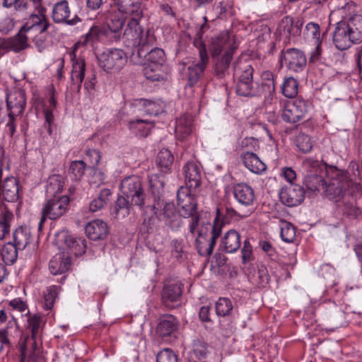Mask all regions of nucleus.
<instances>
[{
    "label": "nucleus",
    "instance_id": "nucleus-1",
    "mask_svg": "<svg viewBox=\"0 0 362 362\" xmlns=\"http://www.w3.org/2000/svg\"><path fill=\"white\" fill-rule=\"evenodd\" d=\"M110 8L102 16L107 27L106 35L115 34L116 40L122 35H129L128 29L137 27L138 19L143 15L141 0H110Z\"/></svg>",
    "mask_w": 362,
    "mask_h": 362
},
{
    "label": "nucleus",
    "instance_id": "nucleus-2",
    "mask_svg": "<svg viewBox=\"0 0 362 362\" xmlns=\"http://www.w3.org/2000/svg\"><path fill=\"white\" fill-rule=\"evenodd\" d=\"M49 26L50 23L45 15L31 14L16 35L0 43V50L19 52L28 47V39L32 32L45 33Z\"/></svg>",
    "mask_w": 362,
    "mask_h": 362
},
{
    "label": "nucleus",
    "instance_id": "nucleus-3",
    "mask_svg": "<svg viewBox=\"0 0 362 362\" xmlns=\"http://www.w3.org/2000/svg\"><path fill=\"white\" fill-rule=\"evenodd\" d=\"M252 60L238 59L233 66L234 75L238 78L236 92L247 97L261 95V91L256 89L253 81L254 68Z\"/></svg>",
    "mask_w": 362,
    "mask_h": 362
},
{
    "label": "nucleus",
    "instance_id": "nucleus-4",
    "mask_svg": "<svg viewBox=\"0 0 362 362\" xmlns=\"http://www.w3.org/2000/svg\"><path fill=\"white\" fill-rule=\"evenodd\" d=\"M143 64L144 74L152 81L163 79V67L165 62V54L163 49L153 47L136 57Z\"/></svg>",
    "mask_w": 362,
    "mask_h": 362
},
{
    "label": "nucleus",
    "instance_id": "nucleus-5",
    "mask_svg": "<svg viewBox=\"0 0 362 362\" xmlns=\"http://www.w3.org/2000/svg\"><path fill=\"white\" fill-rule=\"evenodd\" d=\"M354 188H357V186L354 187L346 173L335 168L332 170V178L324 190L329 200L340 203L345 196L354 190Z\"/></svg>",
    "mask_w": 362,
    "mask_h": 362
},
{
    "label": "nucleus",
    "instance_id": "nucleus-6",
    "mask_svg": "<svg viewBox=\"0 0 362 362\" xmlns=\"http://www.w3.org/2000/svg\"><path fill=\"white\" fill-rule=\"evenodd\" d=\"M41 317L37 314L30 315L28 318L27 329L30 334L23 337L19 344V349L23 358L34 354L37 347V339L40 337Z\"/></svg>",
    "mask_w": 362,
    "mask_h": 362
},
{
    "label": "nucleus",
    "instance_id": "nucleus-7",
    "mask_svg": "<svg viewBox=\"0 0 362 362\" xmlns=\"http://www.w3.org/2000/svg\"><path fill=\"white\" fill-rule=\"evenodd\" d=\"M69 202L70 199L67 195L47 197L41 211L39 229H41L47 218L57 220L62 217L67 211Z\"/></svg>",
    "mask_w": 362,
    "mask_h": 362
},
{
    "label": "nucleus",
    "instance_id": "nucleus-8",
    "mask_svg": "<svg viewBox=\"0 0 362 362\" xmlns=\"http://www.w3.org/2000/svg\"><path fill=\"white\" fill-rule=\"evenodd\" d=\"M361 39V31L357 28H354L344 21L337 24L333 33V42L338 49H347L354 43L360 42Z\"/></svg>",
    "mask_w": 362,
    "mask_h": 362
},
{
    "label": "nucleus",
    "instance_id": "nucleus-9",
    "mask_svg": "<svg viewBox=\"0 0 362 362\" xmlns=\"http://www.w3.org/2000/svg\"><path fill=\"white\" fill-rule=\"evenodd\" d=\"M120 189L124 196L131 199L132 204L139 208L144 206L146 194L139 177L132 175L125 177L120 184Z\"/></svg>",
    "mask_w": 362,
    "mask_h": 362
},
{
    "label": "nucleus",
    "instance_id": "nucleus-10",
    "mask_svg": "<svg viewBox=\"0 0 362 362\" xmlns=\"http://www.w3.org/2000/svg\"><path fill=\"white\" fill-rule=\"evenodd\" d=\"M100 66L107 72L119 71L127 62V56L120 49H108L98 57Z\"/></svg>",
    "mask_w": 362,
    "mask_h": 362
},
{
    "label": "nucleus",
    "instance_id": "nucleus-11",
    "mask_svg": "<svg viewBox=\"0 0 362 362\" xmlns=\"http://www.w3.org/2000/svg\"><path fill=\"white\" fill-rule=\"evenodd\" d=\"M133 41V46L136 47V51L133 52V56H141L144 52L153 48L156 44V39L154 34L150 30L144 32L139 25L137 27H133V30H129Z\"/></svg>",
    "mask_w": 362,
    "mask_h": 362
},
{
    "label": "nucleus",
    "instance_id": "nucleus-12",
    "mask_svg": "<svg viewBox=\"0 0 362 362\" xmlns=\"http://www.w3.org/2000/svg\"><path fill=\"white\" fill-rule=\"evenodd\" d=\"M233 193L238 204L245 209V216H250L255 210V195L252 187L244 182L238 183L233 187Z\"/></svg>",
    "mask_w": 362,
    "mask_h": 362
},
{
    "label": "nucleus",
    "instance_id": "nucleus-13",
    "mask_svg": "<svg viewBox=\"0 0 362 362\" xmlns=\"http://www.w3.org/2000/svg\"><path fill=\"white\" fill-rule=\"evenodd\" d=\"M281 65L293 73H301L306 66L307 59L305 54L300 49L289 48L282 50L280 56Z\"/></svg>",
    "mask_w": 362,
    "mask_h": 362
},
{
    "label": "nucleus",
    "instance_id": "nucleus-14",
    "mask_svg": "<svg viewBox=\"0 0 362 362\" xmlns=\"http://www.w3.org/2000/svg\"><path fill=\"white\" fill-rule=\"evenodd\" d=\"M196 191L180 187L177 192V205L180 207L179 213L184 218L197 216V204L194 198Z\"/></svg>",
    "mask_w": 362,
    "mask_h": 362
},
{
    "label": "nucleus",
    "instance_id": "nucleus-15",
    "mask_svg": "<svg viewBox=\"0 0 362 362\" xmlns=\"http://www.w3.org/2000/svg\"><path fill=\"white\" fill-rule=\"evenodd\" d=\"M308 103L300 98L287 102L281 115L284 121L296 123L303 119L308 112Z\"/></svg>",
    "mask_w": 362,
    "mask_h": 362
},
{
    "label": "nucleus",
    "instance_id": "nucleus-16",
    "mask_svg": "<svg viewBox=\"0 0 362 362\" xmlns=\"http://www.w3.org/2000/svg\"><path fill=\"white\" fill-rule=\"evenodd\" d=\"M55 243L59 245H65L70 252L76 257L86 252V240L83 238H76L66 230H60L55 234Z\"/></svg>",
    "mask_w": 362,
    "mask_h": 362
},
{
    "label": "nucleus",
    "instance_id": "nucleus-17",
    "mask_svg": "<svg viewBox=\"0 0 362 362\" xmlns=\"http://www.w3.org/2000/svg\"><path fill=\"white\" fill-rule=\"evenodd\" d=\"M221 234V226L215 224L209 235H204L201 231L195 240L197 252L201 256H209L214 248L216 240Z\"/></svg>",
    "mask_w": 362,
    "mask_h": 362
},
{
    "label": "nucleus",
    "instance_id": "nucleus-18",
    "mask_svg": "<svg viewBox=\"0 0 362 362\" xmlns=\"http://www.w3.org/2000/svg\"><path fill=\"white\" fill-rule=\"evenodd\" d=\"M156 206V204H153L152 210L159 220L163 221L173 230H177L181 227L182 216L177 212L173 203H166L160 213L158 212Z\"/></svg>",
    "mask_w": 362,
    "mask_h": 362
},
{
    "label": "nucleus",
    "instance_id": "nucleus-19",
    "mask_svg": "<svg viewBox=\"0 0 362 362\" xmlns=\"http://www.w3.org/2000/svg\"><path fill=\"white\" fill-rule=\"evenodd\" d=\"M279 198L283 204L288 207L296 206L304 200L305 190L298 185L288 183L280 189Z\"/></svg>",
    "mask_w": 362,
    "mask_h": 362
},
{
    "label": "nucleus",
    "instance_id": "nucleus-20",
    "mask_svg": "<svg viewBox=\"0 0 362 362\" xmlns=\"http://www.w3.org/2000/svg\"><path fill=\"white\" fill-rule=\"evenodd\" d=\"M237 49L236 43L228 31H224L211 39V56L214 59L224 52L233 54Z\"/></svg>",
    "mask_w": 362,
    "mask_h": 362
},
{
    "label": "nucleus",
    "instance_id": "nucleus-21",
    "mask_svg": "<svg viewBox=\"0 0 362 362\" xmlns=\"http://www.w3.org/2000/svg\"><path fill=\"white\" fill-rule=\"evenodd\" d=\"M182 284L177 282L165 286L161 293L162 304L168 309H173L181 305Z\"/></svg>",
    "mask_w": 362,
    "mask_h": 362
},
{
    "label": "nucleus",
    "instance_id": "nucleus-22",
    "mask_svg": "<svg viewBox=\"0 0 362 362\" xmlns=\"http://www.w3.org/2000/svg\"><path fill=\"white\" fill-rule=\"evenodd\" d=\"M26 106L25 90L21 88H13L6 94V107L8 113L21 115Z\"/></svg>",
    "mask_w": 362,
    "mask_h": 362
},
{
    "label": "nucleus",
    "instance_id": "nucleus-23",
    "mask_svg": "<svg viewBox=\"0 0 362 362\" xmlns=\"http://www.w3.org/2000/svg\"><path fill=\"white\" fill-rule=\"evenodd\" d=\"M70 15L71 10L67 1H60L54 4L52 11V18L54 23L74 25L81 21V19L76 15L69 19Z\"/></svg>",
    "mask_w": 362,
    "mask_h": 362
},
{
    "label": "nucleus",
    "instance_id": "nucleus-24",
    "mask_svg": "<svg viewBox=\"0 0 362 362\" xmlns=\"http://www.w3.org/2000/svg\"><path fill=\"white\" fill-rule=\"evenodd\" d=\"M209 62L199 59L196 64L188 66L183 69V78L187 81L189 86H194L203 76Z\"/></svg>",
    "mask_w": 362,
    "mask_h": 362
},
{
    "label": "nucleus",
    "instance_id": "nucleus-25",
    "mask_svg": "<svg viewBox=\"0 0 362 362\" xmlns=\"http://www.w3.org/2000/svg\"><path fill=\"white\" fill-rule=\"evenodd\" d=\"M185 177V187L196 191L199 187L201 180V170L199 165L194 162H188L183 168Z\"/></svg>",
    "mask_w": 362,
    "mask_h": 362
},
{
    "label": "nucleus",
    "instance_id": "nucleus-26",
    "mask_svg": "<svg viewBox=\"0 0 362 362\" xmlns=\"http://www.w3.org/2000/svg\"><path fill=\"white\" fill-rule=\"evenodd\" d=\"M85 230L88 238L92 240L104 239L108 234L107 223L98 219L89 222L86 225Z\"/></svg>",
    "mask_w": 362,
    "mask_h": 362
},
{
    "label": "nucleus",
    "instance_id": "nucleus-27",
    "mask_svg": "<svg viewBox=\"0 0 362 362\" xmlns=\"http://www.w3.org/2000/svg\"><path fill=\"white\" fill-rule=\"evenodd\" d=\"M0 185L2 196L6 201L9 202H13L18 199V182L16 177H6L4 180V182Z\"/></svg>",
    "mask_w": 362,
    "mask_h": 362
},
{
    "label": "nucleus",
    "instance_id": "nucleus-28",
    "mask_svg": "<svg viewBox=\"0 0 362 362\" xmlns=\"http://www.w3.org/2000/svg\"><path fill=\"white\" fill-rule=\"evenodd\" d=\"M339 207L344 214L350 218H355L361 214V210L358 206L354 190L345 196L344 200L339 204Z\"/></svg>",
    "mask_w": 362,
    "mask_h": 362
},
{
    "label": "nucleus",
    "instance_id": "nucleus-29",
    "mask_svg": "<svg viewBox=\"0 0 362 362\" xmlns=\"http://www.w3.org/2000/svg\"><path fill=\"white\" fill-rule=\"evenodd\" d=\"M33 240L31 229L28 227H18L13 233V244L20 250L29 247Z\"/></svg>",
    "mask_w": 362,
    "mask_h": 362
},
{
    "label": "nucleus",
    "instance_id": "nucleus-30",
    "mask_svg": "<svg viewBox=\"0 0 362 362\" xmlns=\"http://www.w3.org/2000/svg\"><path fill=\"white\" fill-rule=\"evenodd\" d=\"M179 321L172 315L162 316L156 327V332L160 337H167L174 333L178 327Z\"/></svg>",
    "mask_w": 362,
    "mask_h": 362
},
{
    "label": "nucleus",
    "instance_id": "nucleus-31",
    "mask_svg": "<svg viewBox=\"0 0 362 362\" xmlns=\"http://www.w3.org/2000/svg\"><path fill=\"white\" fill-rule=\"evenodd\" d=\"M128 127L136 136L143 138L149 135L154 122L146 119H136L129 122Z\"/></svg>",
    "mask_w": 362,
    "mask_h": 362
},
{
    "label": "nucleus",
    "instance_id": "nucleus-32",
    "mask_svg": "<svg viewBox=\"0 0 362 362\" xmlns=\"http://www.w3.org/2000/svg\"><path fill=\"white\" fill-rule=\"evenodd\" d=\"M245 166L252 173L260 174L267 169L266 165L254 153L249 151L241 156Z\"/></svg>",
    "mask_w": 362,
    "mask_h": 362
},
{
    "label": "nucleus",
    "instance_id": "nucleus-33",
    "mask_svg": "<svg viewBox=\"0 0 362 362\" xmlns=\"http://www.w3.org/2000/svg\"><path fill=\"white\" fill-rule=\"evenodd\" d=\"M240 247V235L235 230H228L223 236L221 247L227 253L236 252Z\"/></svg>",
    "mask_w": 362,
    "mask_h": 362
},
{
    "label": "nucleus",
    "instance_id": "nucleus-34",
    "mask_svg": "<svg viewBox=\"0 0 362 362\" xmlns=\"http://www.w3.org/2000/svg\"><path fill=\"white\" fill-rule=\"evenodd\" d=\"M71 267V258L63 254H57L52 257L49 264V269L54 275L67 272Z\"/></svg>",
    "mask_w": 362,
    "mask_h": 362
},
{
    "label": "nucleus",
    "instance_id": "nucleus-35",
    "mask_svg": "<svg viewBox=\"0 0 362 362\" xmlns=\"http://www.w3.org/2000/svg\"><path fill=\"white\" fill-rule=\"evenodd\" d=\"M193 131L192 119L190 116H181L176 121L175 132L178 139H187Z\"/></svg>",
    "mask_w": 362,
    "mask_h": 362
},
{
    "label": "nucleus",
    "instance_id": "nucleus-36",
    "mask_svg": "<svg viewBox=\"0 0 362 362\" xmlns=\"http://www.w3.org/2000/svg\"><path fill=\"white\" fill-rule=\"evenodd\" d=\"M233 54L229 52H224L221 56H216L214 64V74L218 78H223L228 74V69L233 59Z\"/></svg>",
    "mask_w": 362,
    "mask_h": 362
},
{
    "label": "nucleus",
    "instance_id": "nucleus-37",
    "mask_svg": "<svg viewBox=\"0 0 362 362\" xmlns=\"http://www.w3.org/2000/svg\"><path fill=\"white\" fill-rule=\"evenodd\" d=\"M64 185V179L60 175H52L49 177L47 181L46 195L47 197L61 196Z\"/></svg>",
    "mask_w": 362,
    "mask_h": 362
},
{
    "label": "nucleus",
    "instance_id": "nucleus-38",
    "mask_svg": "<svg viewBox=\"0 0 362 362\" xmlns=\"http://www.w3.org/2000/svg\"><path fill=\"white\" fill-rule=\"evenodd\" d=\"M86 64L83 59L73 62L71 80L73 86H75L77 91L81 88L82 82L85 76Z\"/></svg>",
    "mask_w": 362,
    "mask_h": 362
},
{
    "label": "nucleus",
    "instance_id": "nucleus-39",
    "mask_svg": "<svg viewBox=\"0 0 362 362\" xmlns=\"http://www.w3.org/2000/svg\"><path fill=\"white\" fill-rule=\"evenodd\" d=\"M304 183L307 188L312 192L324 190L326 187L323 175L313 171H310L305 177Z\"/></svg>",
    "mask_w": 362,
    "mask_h": 362
},
{
    "label": "nucleus",
    "instance_id": "nucleus-40",
    "mask_svg": "<svg viewBox=\"0 0 362 362\" xmlns=\"http://www.w3.org/2000/svg\"><path fill=\"white\" fill-rule=\"evenodd\" d=\"M262 84L260 88H256L261 91V95L272 96L275 92L274 77L272 72L269 71H263L261 74Z\"/></svg>",
    "mask_w": 362,
    "mask_h": 362
},
{
    "label": "nucleus",
    "instance_id": "nucleus-41",
    "mask_svg": "<svg viewBox=\"0 0 362 362\" xmlns=\"http://www.w3.org/2000/svg\"><path fill=\"white\" fill-rule=\"evenodd\" d=\"M12 211L7 207L1 209L0 213V240H3L6 235H8L11 229V223L13 220Z\"/></svg>",
    "mask_w": 362,
    "mask_h": 362
},
{
    "label": "nucleus",
    "instance_id": "nucleus-42",
    "mask_svg": "<svg viewBox=\"0 0 362 362\" xmlns=\"http://www.w3.org/2000/svg\"><path fill=\"white\" fill-rule=\"evenodd\" d=\"M174 157L171 152L166 148L160 150L157 156L156 163L160 170L165 173L170 172Z\"/></svg>",
    "mask_w": 362,
    "mask_h": 362
},
{
    "label": "nucleus",
    "instance_id": "nucleus-43",
    "mask_svg": "<svg viewBox=\"0 0 362 362\" xmlns=\"http://www.w3.org/2000/svg\"><path fill=\"white\" fill-rule=\"evenodd\" d=\"M150 191L154 197V204L160 205V197L163 192L164 181L157 175H153L149 178Z\"/></svg>",
    "mask_w": 362,
    "mask_h": 362
},
{
    "label": "nucleus",
    "instance_id": "nucleus-44",
    "mask_svg": "<svg viewBox=\"0 0 362 362\" xmlns=\"http://www.w3.org/2000/svg\"><path fill=\"white\" fill-rule=\"evenodd\" d=\"M132 206L131 199H127L125 196H118L115 203V213L118 217H125L130 213V209Z\"/></svg>",
    "mask_w": 362,
    "mask_h": 362
},
{
    "label": "nucleus",
    "instance_id": "nucleus-45",
    "mask_svg": "<svg viewBox=\"0 0 362 362\" xmlns=\"http://www.w3.org/2000/svg\"><path fill=\"white\" fill-rule=\"evenodd\" d=\"M19 249H17L13 243L8 242L5 244L1 250V256L4 262L6 264H13L18 258Z\"/></svg>",
    "mask_w": 362,
    "mask_h": 362
},
{
    "label": "nucleus",
    "instance_id": "nucleus-46",
    "mask_svg": "<svg viewBox=\"0 0 362 362\" xmlns=\"http://www.w3.org/2000/svg\"><path fill=\"white\" fill-rule=\"evenodd\" d=\"M60 287L52 285L47 288L44 291V308L45 310H51L54 304L56 299L58 298Z\"/></svg>",
    "mask_w": 362,
    "mask_h": 362
},
{
    "label": "nucleus",
    "instance_id": "nucleus-47",
    "mask_svg": "<svg viewBox=\"0 0 362 362\" xmlns=\"http://www.w3.org/2000/svg\"><path fill=\"white\" fill-rule=\"evenodd\" d=\"M298 83L293 77L285 78L282 86L281 91L286 98H294L298 94Z\"/></svg>",
    "mask_w": 362,
    "mask_h": 362
},
{
    "label": "nucleus",
    "instance_id": "nucleus-48",
    "mask_svg": "<svg viewBox=\"0 0 362 362\" xmlns=\"http://www.w3.org/2000/svg\"><path fill=\"white\" fill-rule=\"evenodd\" d=\"M86 164L83 160H74L71 163L69 172L71 178L75 181H79L83 177Z\"/></svg>",
    "mask_w": 362,
    "mask_h": 362
},
{
    "label": "nucleus",
    "instance_id": "nucleus-49",
    "mask_svg": "<svg viewBox=\"0 0 362 362\" xmlns=\"http://www.w3.org/2000/svg\"><path fill=\"white\" fill-rule=\"evenodd\" d=\"M281 239L286 243H292L296 238V228L291 223L281 221L280 224Z\"/></svg>",
    "mask_w": 362,
    "mask_h": 362
},
{
    "label": "nucleus",
    "instance_id": "nucleus-50",
    "mask_svg": "<svg viewBox=\"0 0 362 362\" xmlns=\"http://www.w3.org/2000/svg\"><path fill=\"white\" fill-rule=\"evenodd\" d=\"M233 308L232 302L228 298H220L216 303V312L218 316L229 315L233 310Z\"/></svg>",
    "mask_w": 362,
    "mask_h": 362
},
{
    "label": "nucleus",
    "instance_id": "nucleus-51",
    "mask_svg": "<svg viewBox=\"0 0 362 362\" xmlns=\"http://www.w3.org/2000/svg\"><path fill=\"white\" fill-rule=\"evenodd\" d=\"M296 146L303 153H308L313 148V141L311 138L305 134L300 133L296 136Z\"/></svg>",
    "mask_w": 362,
    "mask_h": 362
},
{
    "label": "nucleus",
    "instance_id": "nucleus-52",
    "mask_svg": "<svg viewBox=\"0 0 362 362\" xmlns=\"http://www.w3.org/2000/svg\"><path fill=\"white\" fill-rule=\"evenodd\" d=\"M42 0H16L12 7L16 13L27 12L31 7L37 6L40 4Z\"/></svg>",
    "mask_w": 362,
    "mask_h": 362
},
{
    "label": "nucleus",
    "instance_id": "nucleus-53",
    "mask_svg": "<svg viewBox=\"0 0 362 362\" xmlns=\"http://www.w3.org/2000/svg\"><path fill=\"white\" fill-rule=\"evenodd\" d=\"M156 362H178V356L172 349L165 348L157 354Z\"/></svg>",
    "mask_w": 362,
    "mask_h": 362
},
{
    "label": "nucleus",
    "instance_id": "nucleus-54",
    "mask_svg": "<svg viewBox=\"0 0 362 362\" xmlns=\"http://www.w3.org/2000/svg\"><path fill=\"white\" fill-rule=\"evenodd\" d=\"M139 105L143 107V111L146 115L156 116L159 114V105L155 102L141 99L139 101Z\"/></svg>",
    "mask_w": 362,
    "mask_h": 362
},
{
    "label": "nucleus",
    "instance_id": "nucleus-55",
    "mask_svg": "<svg viewBox=\"0 0 362 362\" xmlns=\"http://www.w3.org/2000/svg\"><path fill=\"white\" fill-rule=\"evenodd\" d=\"M293 18L291 16L284 17L279 24L280 31H283L284 34L288 37H293Z\"/></svg>",
    "mask_w": 362,
    "mask_h": 362
},
{
    "label": "nucleus",
    "instance_id": "nucleus-56",
    "mask_svg": "<svg viewBox=\"0 0 362 362\" xmlns=\"http://www.w3.org/2000/svg\"><path fill=\"white\" fill-rule=\"evenodd\" d=\"M305 34L307 37H312L315 40V43L317 42V40H320V25L315 23H308L305 26Z\"/></svg>",
    "mask_w": 362,
    "mask_h": 362
},
{
    "label": "nucleus",
    "instance_id": "nucleus-57",
    "mask_svg": "<svg viewBox=\"0 0 362 362\" xmlns=\"http://www.w3.org/2000/svg\"><path fill=\"white\" fill-rule=\"evenodd\" d=\"M193 45H194L195 47H197V49L199 51V59L205 60V62H209V58L208 56L205 44L202 40V37H197L195 35L193 40Z\"/></svg>",
    "mask_w": 362,
    "mask_h": 362
},
{
    "label": "nucleus",
    "instance_id": "nucleus-58",
    "mask_svg": "<svg viewBox=\"0 0 362 362\" xmlns=\"http://www.w3.org/2000/svg\"><path fill=\"white\" fill-rule=\"evenodd\" d=\"M193 45H194L195 47H197V49L199 51V59L205 60V62H209V58L208 56L205 44L202 40V37H197L195 35L193 40Z\"/></svg>",
    "mask_w": 362,
    "mask_h": 362
},
{
    "label": "nucleus",
    "instance_id": "nucleus-59",
    "mask_svg": "<svg viewBox=\"0 0 362 362\" xmlns=\"http://www.w3.org/2000/svg\"><path fill=\"white\" fill-rule=\"evenodd\" d=\"M34 34H36L33 39L35 46L38 50V52H42L45 49V48L47 46L46 37L43 35L44 33H31V35Z\"/></svg>",
    "mask_w": 362,
    "mask_h": 362
},
{
    "label": "nucleus",
    "instance_id": "nucleus-60",
    "mask_svg": "<svg viewBox=\"0 0 362 362\" xmlns=\"http://www.w3.org/2000/svg\"><path fill=\"white\" fill-rule=\"evenodd\" d=\"M242 259L244 264L250 262L252 259V247L249 239H245L243 242V247L241 250Z\"/></svg>",
    "mask_w": 362,
    "mask_h": 362
},
{
    "label": "nucleus",
    "instance_id": "nucleus-61",
    "mask_svg": "<svg viewBox=\"0 0 362 362\" xmlns=\"http://www.w3.org/2000/svg\"><path fill=\"white\" fill-rule=\"evenodd\" d=\"M245 209L242 208L240 205L238 209H235L233 207L227 206L226 208V215L230 218H235L239 217L240 218H247L249 216H245Z\"/></svg>",
    "mask_w": 362,
    "mask_h": 362
},
{
    "label": "nucleus",
    "instance_id": "nucleus-62",
    "mask_svg": "<svg viewBox=\"0 0 362 362\" xmlns=\"http://www.w3.org/2000/svg\"><path fill=\"white\" fill-rule=\"evenodd\" d=\"M18 116L19 115H11V113H8V119L6 125V129L11 136H13L16 132V119Z\"/></svg>",
    "mask_w": 362,
    "mask_h": 362
},
{
    "label": "nucleus",
    "instance_id": "nucleus-63",
    "mask_svg": "<svg viewBox=\"0 0 362 362\" xmlns=\"http://www.w3.org/2000/svg\"><path fill=\"white\" fill-rule=\"evenodd\" d=\"M86 155L90 158V162L93 166H98L101 158V153L96 149H88L86 151Z\"/></svg>",
    "mask_w": 362,
    "mask_h": 362
},
{
    "label": "nucleus",
    "instance_id": "nucleus-64",
    "mask_svg": "<svg viewBox=\"0 0 362 362\" xmlns=\"http://www.w3.org/2000/svg\"><path fill=\"white\" fill-rule=\"evenodd\" d=\"M194 352L197 357L200 358H205L208 353L206 344L200 341L195 344L194 346Z\"/></svg>",
    "mask_w": 362,
    "mask_h": 362
}]
</instances>
